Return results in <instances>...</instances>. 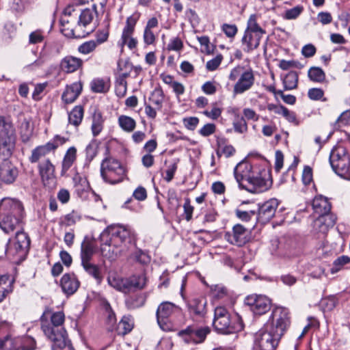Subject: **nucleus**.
I'll list each match as a JSON object with an SVG mask.
<instances>
[{"instance_id": "obj_47", "label": "nucleus", "mask_w": 350, "mask_h": 350, "mask_svg": "<svg viewBox=\"0 0 350 350\" xmlns=\"http://www.w3.org/2000/svg\"><path fill=\"white\" fill-rule=\"evenodd\" d=\"M338 304V301L334 296H329L323 298L320 302V306L323 312H329L334 310Z\"/></svg>"}, {"instance_id": "obj_51", "label": "nucleus", "mask_w": 350, "mask_h": 350, "mask_svg": "<svg viewBox=\"0 0 350 350\" xmlns=\"http://www.w3.org/2000/svg\"><path fill=\"white\" fill-rule=\"evenodd\" d=\"M134 260L142 265H147L150 262V256L146 252L137 250L133 255Z\"/></svg>"}, {"instance_id": "obj_35", "label": "nucleus", "mask_w": 350, "mask_h": 350, "mask_svg": "<svg viewBox=\"0 0 350 350\" xmlns=\"http://www.w3.org/2000/svg\"><path fill=\"white\" fill-rule=\"evenodd\" d=\"M21 338H12L7 336L4 339L0 340V350H21Z\"/></svg>"}, {"instance_id": "obj_53", "label": "nucleus", "mask_w": 350, "mask_h": 350, "mask_svg": "<svg viewBox=\"0 0 350 350\" xmlns=\"http://www.w3.org/2000/svg\"><path fill=\"white\" fill-rule=\"evenodd\" d=\"M21 350H35L36 348V340L29 336L21 338Z\"/></svg>"}, {"instance_id": "obj_36", "label": "nucleus", "mask_w": 350, "mask_h": 350, "mask_svg": "<svg viewBox=\"0 0 350 350\" xmlns=\"http://www.w3.org/2000/svg\"><path fill=\"white\" fill-rule=\"evenodd\" d=\"M83 106L77 105L68 113V122L75 126H79L83 120Z\"/></svg>"}, {"instance_id": "obj_37", "label": "nucleus", "mask_w": 350, "mask_h": 350, "mask_svg": "<svg viewBox=\"0 0 350 350\" xmlns=\"http://www.w3.org/2000/svg\"><path fill=\"white\" fill-rule=\"evenodd\" d=\"M13 280L8 275H0V302L3 301L6 295L12 291L11 286Z\"/></svg>"}, {"instance_id": "obj_18", "label": "nucleus", "mask_w": 350, "mask_h": 350, "mask_svg": "<svg viewBox=\"0 0 350 350\" xmlns=\"http://www.w3.org/2000/svg\"><path fill=\"white\" fill-rule=\"evenodd\" d=\"M280 204L275 198H271L258 206L257 219L262 224L269 221L275 215Z\"/></svg>"}, {"instance_id": "obj_25", "label": "nucleus", "mask_w": 350, "mask_h": 350, "mask_svg": "<svg viewBox=\"0 0 350 350\" xmlns=\"http://www.w3.org/2000/svg\"><path fill=\"white\" fill-rule=\"evenodd\" d=\"M82 66L83 60L72 55L64 57L59 63L61 70L66 73H72L81 68Z\"/></svg>"}, {"instance_id": "obj_57", "label": "nucleus", "mask_w": 350, "mask_h": 350, "mask_svg": "<svg viewBox=\"0 0 350 350\" xmlns=\"http://www.w3.org/2000/svg\"><path fill=\"white\" fill-rule=\"evenodd\" d=\"M97 148L98 145L96 141H92L86 147L85 152L86 157L90 160L92 161L97 154Z\"/></svg>"}, {"instance_id": "obj_12", "label": "nucleus", "mask_w": 350, "mask_h": 350, "mask_svg": "<svg viewBox=\"0 0 350 350\" xmlns=\"http://www.w3.org/2000/svg\"><path fill=\"white\" fill-rule=\"evenodd\" d=\"M282 335L264 325L254 336V342L261 350H274L278 345Z\"/></svg>"}, {"instance_id": "obj_4", "label": "nucleus", "mask_w": 350, "mask_h": 350, "mask_svg": "<svg viewBox=\"0 0 350 350\" xmlns=\"http://www.w3.org/2000/svg\"><path fill=\"white\" fill-rule=\"evenodd\" d=\"M97 10L95 4L92 8H85L77 13V22L72 27L69 20L62 19V31L68 38H84L93 32L98 25Z\"/></svg>"}, {"instance_id": "obj_22", "label": "nucleus", "mask_w": 350, "mask_h": 350, "mask_svg": "<svg viewBox=\"0 0 350 350\" xmlns=\"http://www.w3.org/2000/svg\"><path fill=\"white\" fill-rule=\"evenodd\" d=\"M336 220V217L333 214H323L319 215L314 221L313 229L317 233L325 234L330 228H332Z\"/></svg>"}, {"instance_id": "obj_30", "label": "nucleus", "mask_w": 350, "mask_h": 350, "mask_svg": "<svg viewBox=\"0 0 350 350\" xmlns=\"http://www.w3.org/2000/svg\"><path fill=\"white\" fill-rule=\"evenodd\" d=\"M91 131L94 137L98 136L104 128L105 119L98 109H94L91 116Z\"/></svg>"}, {"instance_id": "obj_17", "label": "nucleus", "mask_w": 350, "mask_h": 350, "mask_svg": "<svg viewBox=\"0 0 350 350\" xmlns=\"http://www.w3.org/2000/svg\"><path fill=\"white\" fill-rule=\"evenodd\" d=\"M225 239L232 245L242 246L250 239V231L241 224H236L232 232H227L224 235Z\"/></svg>"}, {"instance_id": "obj_14", "label": "nucleus", "mask_w": 350, "mask_h": 350, "mask_svg": "<svg viewBox=\"0 0 350 350\" xmlns=\"http://www.w3.org/2000/svg\"><path fill=\"white\" fill-rule=\"evenodd\" d=\"M210 332L211 329L208 326H188L185 329L179 332V336H180L187 343L199 344L205 340L207 335L209 334Z\"/></svg>"}, {"instance_id": "obj_48", "label": "nucleus", "mask_w": 350, "mask_h": 350, "mask_svg": "<svg viewBox=\"0 0 350 350\" xmlns=\"http://www.w3.org/2000/svg\"><path fill=\"white\" fill-rule=\"evenodd\" d=\"M133 327V323L129 317H123L118 325L120 334L125 335L130 332Z\"/></svg>"}, {"instance_id": "obj_19", "label": "nucleus", "mask_w": 350, "mask_h": 350, "mask_svg": "<svg viewBox=\"0 0 350 350\" xmlns=\"http://www.w3.org/2000/svg\"><path fill=\"white\" fill-rule=\"evenodd\" d=\"M207 301L204 297H193L187 301V307L189 314L196 318H204L206 310Z\"/></svg>"}, {"instance_id": "obj_61", "label": "nucleus", "mask_w": 350, "mask_h": 350, "mask_svg": "<svg viewBox=\"0 0 350 350\" xmlns=\"http://www.w3.org/2000/svg\"><path fill=\"white\" fill-rule=\"evenodd\" d=\"M221 60L222 56L221 55H217L215 57L206 62V69L210 71L216 70L221 64Z\"/></svg>"}, {"instance_id": "obj_29", "label": "nucleus", "mask_w": 350, "mask_h": 350, "mask_svg": "<svg viewBox=\"0 0 350 350\" xmlns=\"http://www.w3.org/2000/svg\"><path fill=\"white\" fill-rule=\"evenodd\" d=\"M118 68L120 71L118 79L124 80L130 76L133 70L135 71V75H137L141 70L139 67H135L129 61L126 59H119L118 62Z\"/></svg>"}, {"instance_id": "obj_31", "label": "nucleus", "mask_w": 350, "mask_h": 350, "mask_svg": "<svg viewBox=\"0 0 350 350\" xmlns=\"http://www.w3.org/2000/svg\"><path fill=\"white\" fill-rule=\"evenodd\" d=\"M312 208L315 213L319 215L330 214L331 204L327 199L323 196H316L312 201Z\"/></svg>"}, {"instance_id": "obj_64", "label": "nucleus", "mask_w": 350, "mask_h": 350, "mask_svg": "<svg viewBox=\"0 0 350 350\" xmlns=\"http://www.w3.org/2000/svg\"><path fill=\"white\" fill-rule=\"evenodd\" d=\"M324 92L321 88H311L308 90V96L313 100H319L323 98Z\"/></svg>"}, {"instance_id": "obj_55", "label": "nucleus", "mask_w": 350, "mask_h": 350, "mask_svg": "<svg viewBox=\"0 0 350 350\" xmlns=\"http://www.w3.org/2000/svg\"><path fill=\"white\" fill-rule=\"evenodd\" d=\"M156 35L154 34L153 30L144 29L143 33V40L145 44L146 45H152L154 44L156 42Z\"/></svg>"}, {"instance_id": "obj_56", "label": "nucleus", "mask_w": 350, "mask_h": 350, "mask_svg": "<svg viewBox=\"0 0 350 350\" xmlns=\"http://www.w3.org/2000/svg\"><path fill=\"white\" fill-rule=\"evenodd\" d=\"M32 129H29V123L25 122L22 124V131L21 133V137L23 142L26 143L29 141L32 135Z\"/></svg>"}, {"instance_id": "obj_7", "label": "nucleus", "mask_w": 350, "mask_h": 350, "mask_svg": "<svg viewBox=\"0 0 350 350\" xmlns=\"http://www.w3.org/2000/svg\"><path fill=\"white\" fill-rule=\"evenodd\" d=\"M100 176L105 183L116 185L122 182L126 174L124 167L118 159L107 157L101 162Z\"/></svg>"}, {"instance_id": "obj_32", "label": "nucleus", "mask_w": 350, "mask_h": 350, "mask_svg": "<svg viewBox=\"0 0 350 350\" xmlns=\"http://www.w3.org/2000/svg\"><path fill=\"white\" fill-rule=\"evenodd\" d=\"M38 169L43 182L53 179L55 177V166L49 159L40 163Z\"/></svg>"}, {"instance_id": "obj_62", "label": "nucleus", "mask_w": 350, "mask_h": 350, "mask_svg": "<svg viewBox=\"0 0 350 350\" xmlns=\"http://www.w3.org/2000/svg\"><path fill=\"white\" fill-rule=\"evenodd\" d=\"M183 47L182 40L178 38H174L170 40V43L167 45V49L169 51H180Z\"/></svg>"}, {"instance_id": "obj_39", "label": "nucleus", "mask_w": 350, "mask_h": 350, "mask_svg": "<svg viewBox=\"0 0 350 350\" xmlns=\"http://www.w3.org/2000/svg\"><path fill=\"white\" fill-rule=\"evenodd\" d=\"M118 124L125 132L131 133L136 127V121L130 116L121 115L118 117Z\"/></svg>"}, {"instance_id": "obj_42", "label": "nucleus", "mask_w": 350, "mask_h": 350, "mask_svg": "<svg viewBox=\"0 0 350 350\" xmlns=\"http://www.w3.org/2000/svg\"><path fill=\"white\" fill-rule=\"evenodd\" d=\"M109 87V82L103 79H95L91 82V89L94 92L105 93Z\"/></svg>"}, {"instance_id": "obj_20", "label": "nucleus", "mask_w": 350, "mask_h": 350, "mask_svg": "<svg viewBox=\"0 0 350 350\" xmlns=\"http://www.w3.org/2000/svg\"><path fill=\"white\" fill-rule=\"evenodd\" d=\"M18 176V170L8 159H3L0 163V180L6 184L13 183Z\"/></svg>"}, {"instance_id": "obj_58", "label": "nucleus", "mask_w": 350, "mask_h": 350, "mask_svg": "<svg viewBox=\"0 0 350 350\" xmlns=\"http://www.w3.org/2000/svg\"><path fill=\"white\" fill-rule=\"evenodd\" d=\"M183 123L186 129L193 131L199 123V119L197 117H187L183 118Z\"/></svg>"}, {"instance_id": "obj_28", "label": "nucleus", "mask_w": 350, "mask_h": 350, "mask_svg": "<svg viewBox=\"0 0 350 350\" xmlns=\"http://www.w3.org/2000/svg\"><path fill=\"white\" fill-rule=\"evenodd\" d=\"M72 180L77 195L81 198H85L90 189V184L86 178L77 174L73 176Z\"/></svg>"}, {"instance_id": "obj_46", "label": "nucleus", "mask_w": 350, "mask_h": 350, "mask_svg": "<svg viewBox=\"0 0 350 350\" xmlns=\"http://www.w3.org/2000/svg\"><path fill=\"white\" fill-rule=\"evenodd\" d=\"M308 75L309 79L314 82L321 83L325 79V74L319 67L310 68L308 70Z\"/></svg>"}, {"instance_id": "obj_1", "label": "nucleus", "mask_w": 350, "mask_h": 350, "mask_svg": "<svg viewBox=\"0 0 350 350\" xmlns=\"http://www.w3.org/2000/svg\"><path fill=\"white\" fill-rule=\"evenodd\" d=\"M25 211L22 202L16 199L5 198L0 201V228L6 234L18 230L11 243H7L6 252L10 255L25 254L30 246V239L23 230Z\"/></svg>"}, {"instance_id": "obj_41", "label": "nucleus", "mask_w": 350, "mask_h": 350, "mask_svg": "<svg viewBox=\"0 0 350 350\" xmlns=\"http://www.w3.org/2000/svg\"><path fill=\"white\" fill-rule=\"evenodd\" d=\"M298 73L296 71L289 72L283 79L285 90H291L297 87Z\"/></svg>"}, {"instance_id": "obj_44", "label": "nucleus", "mask_w": 350, "mask_h": 350, "mask_svg": "<svg viewBox=\"0 0 350 350\" xmlns=\"http://www.w3.org/2000/svg\"><path fill=\"white\" fill-rule=\"evenodd\" d=\"M218 146L217 155L219 157H221L222 154H224L226 157H230L235 152V148L232 145L225 144L224 139L219 141Z\"/></svg>"}, {"instance_id": "obj_45", "label": "nucleus", "mask_w": 350, "mask_h": 350, "mask_svg": "<svg viewBox=\"0 0 350 350\" xmlns=\"http://www.w3.org/2000/svg\"><path fill=\"white\" fill-rule=\"evenodd\" d=\"M235 132L243 134L247 131V124L243 116L236 114L232 122Z\"/></svg>"}, {"instance_id": "obj_10", "label": "nucleus", "mask_w": 350, "mask_h": 350, "mask_svg": "<svg viewBox=\"0 0 350 350\" xmlns=\"http://www.w3.org/2000/svg\"><path fill=\"white\" fill-rule=\"evenodd\" d=\"M290 325L288 310L282 306H275L271 316L265 324L267 327L283 336Z\"/></svg>"}, {"instance_id": "obj_6", "label": "nucleus", "mask_w": 350, "mask_h": 350, "mask_svg": "<svg viewBox=\"0 0 350 350\" xmlns=\"http://www.w3.org/2000/svg\"><path fill=\"white\" fill-rule=\"evenodd\" d=\"M213 325L215 331L223 334L237 332L243 329L239 317L232 318L228 310L223 306L215 308Z\"/></svg>"}, {"instance_id": "obj_2", "label": "nucleus", "mask_w": 350, "mask_h": 350, "mask_svg": "<svg viewBox=\"0 0 350 350\" xmlns=\"http://www.w3.org/2000/svg\"><path fill=\"white\" fill-rule=\"evenodd\" d=\"M100 241L102 255L113 260L127 252L132 241V233L125 226H112L100 234Z\"/></svg>"}, {"instance_id": "obj_34", "label": "nucleus", "mask_w": 350, "mask_h": 350, "mask_svg": "<svg viewBox=\"0 0 350 350\" xmlns=\"http://www.w3.org/2000/svg\"><path fill=\"white\" fill-rule=\"evenodd\" d=\"M77 150L75 147H70L64 155L62 165V176H64L72 165L76 160Z\"/></svg>"}, {"instance_id": "obj_15", "label": "nucleus", "mask_w": 350, "mask_h": 350, "mask_svg": "<svg viewBox=\"0 0 350 350\" xmlns=\"http://www.w3.org/2000/svg\"><path fill=\"white\" fill-rule=\"evenodd\" d=\"M66 139L60 135H55L54 138L46 144L39 146L34 148L29 157V161L32 163L38 162L41 158L45 157L51 151H54L58 146L64 144Z\"/></svg>"}, {"instance_id": "obj_54", "label": "nucleus", "mask_w": 350, "mask_h": 350, "mask_svg": "<svg viewBox=\"0 0 350 350\" xmlns=\"http://www.w3.org/2000/svg\"><path fill=\"white\" fill-rule=\"evenodd\" d=\"M303 7L297 5L291 9L287 10L285 12L284 18L288 20H293L297 18L303 12Z\"/></svg>"}, {"instance_id": "obj_24", "label": "nucleus", "mask_w": 350, "mask_h": 350, "mask_svg": "<svg viewBox=\"0 0 350 350\" xmlns=\"http://www.w3.org/2000/svg\"><path fill=\"white\" fill-rule=\"evenodd\" d=\"M262 36L251 33L248 31H244L243 36L241 39V44L243 50L245 53H251L256 49L259 45Z\"/></svg>"}, {"instance_id": "obj_49", "label": "nucleus", "mask_w": 350, "mask_h": 350, "mask_svg": "<svg viewBox=\"0 0 350 350\" xmlns=\"http://www.w3.org/2000/svg\"><path fill=\"white\" fill-rule=\"evenodd\" d=\"M150 100L156 105L158 110L161 109L163 101V92L161 89H155L151 94Z\"/></svg>"}, {"instance_id": "obj_26", "label": "nucleus", "mask_w": 350, "mask_h": 350, "mask_svg": "<svg viewBox=\"0 0 350 350\" xmlns=\"http://www.w3.org/2000/svg\"><path fill=\"white\" fill-rule=\"evenodd\" d=\"M82 83L75 82L70 85H67L62 95V99L66 104H70L79 97L82 91Z\"/></svg>"}, {"instance_id": "obj_9", "label": "nucleus", "mask_w": 350, "mask_h": 350, "mask_svg": "<svg viewBox=\"0 0 350 350\" xmlns=\"http://www.w3.org/2000/svg\"><path fill=\"white\" fill-rule=\"evenodd\" d=\"M231 81H237L233 88L234 95L241 94L249 90L254 84V75L251 69L237 66L231 70L228 77Z\"/></svg>"}, {"instance_id": "obj_21", "label": "nucleus", "mask_w": 350, "mask_h": 350, "mask_svg": "<svg viewBox=\"0 0 350 350\" xmlns=\"http://www.w3.org/2000/svg\"><path fill=\"white\" fill-rule=\"evenodd\" d=\"M176 309L177 307L169 301L163 302L159 306L156 314L158 324L162 329H166L167 319Z\"/></svg>"}, {"instance_id": "obj_59", "label": "nucleus", "mask_w": 350, "mask_h": 350, "mask_svg": "<svg viewBox=\"0 0 350 350\" xmlns=\"http://www.w3.org/2000/svg\"><path fill=\"white\" fill-rule=\"evenodd\" d=\"M236 216L242 221H248L256 215L255 211H241L237 209L235 211Z\"/></svg>"}, {"instance_id": "obj_33", "label": "nucleus", "mask_w": 350, "mask_h": 350, "mask_svg": "<svg viewBox=\"0 0 350 350\" xmlns=\"http://www.w3.org/2000/svg\"><path fill=\"white\" fill-rule=\"evenodd\" d=\"M108 284L115 289L124 293L129 292V280L118 276H109Z\"/></svg>"}, {"instance_id": "obj_60", "label": "nucleus", "mask_w": 350, "mask_h": 350, "mask_svg": "<svg viewBox=\"0 0 350 350\" xmlns=\"http://www.w3.org/2000/svg\"><path fill=\"white\" fill-rule=\"evenodd\" d=\"M221 29L228 38H234L237 33L238 28L236 25L225 23L221 26Z\"/></svg>"}, {"instance_id": "obj_5", "label": "nucleus", "mask_w": 350, "mask_h": 350, "mask_svg": "<svg viewBox=\"0 0 350 350\" xmlns=\"http://www.w3.org/2000/svg\"><path fill=\"white\" fill-rule=\"evenodd\" d=\"M234 175L239 187L250 193H258L268 189L265 179L246 161L243 160L236 165Z\"/></svg>"}, {"instance_id": "obj_23", "label": "nucleus", "mask_w": 350, "mask_h": 350, "mask_svg": "<svg viewBox=\"0 0 350 350\" xmlns=\"http://www.w3.org/2000/svg\"><path fill=\"white\" fill-rule=\"evenodd\" d=\"M60 286L66 295H72L79 288L80 282L74 273H65L61 278Z\"/></svg>"}, {"instance_id": "obj_13", "label": "nucleus", "mask_w": 350, "mask_h": 350, "mask_svg": "<svg viewBox=\"0 0 350 350\" xmlns=\"http://www.w3.org/2000/svg\"><path fill=\"white\" fill-rule=\"evenodd\" d=\"M139 17L138 14H134L126 18L120 39L118 42V46L121 51H123L124 46H127L131 50L136 48L137 40L133 37V33Z\"/></svg>"}, {"instance_id": "obj_16", "label": "nucleus", "mask_w": 350, "mask_h": 350, "mask_svg": "<svg viewBox=\"0 0 350 350\" xmlns=\"http://www.w3.org/2000/svg\"><path fill=\"white\" fill-rule=\"evenodd\" d=\"M255 315H262L269 311L271 307V300L265 295H252L245 301Z\"/></svg>"}, {"instance_id": "obj_27", "label": "nucleus", "mask_w": 350, "mask_h": 350, "mask_svg": "<svg viewBox=\"0 0 350 350\" xmlns=\"http://www.w3.org/2000/svg\"><path fill=\"white\" fill-rule=\"evenodd\" d=\"M96 249V245L94 241L85 237L81 245V262L91 261Z\"/></svg>"}, {"instance_id": "obj_43", "label": "nucleus", "mask_w": 350, "mask_h": 350, "mask_svg": "<svg viewBox=\"0 0 350 350\" xmlns=\"http://www.w3.org/2000/svg\"><path fill=\"white\" fill-rule=\"evenodd\" d=\"M129 280V292L133 288L142 289L146 285V278L144 274L134 275Z\"/></svg>"}, {"instance_id": "obj_63", "label": "nucleus", "mask_w": 350, "mask_h": 350, "mask_svg": "<svg viewBox=\"0 0 350 350\" xmlns=\"http://www.w3.org/2000/svg\"><path fill=\"white\" fill-rule=\"evenodd\" d=\"M202 90L206 94H214L217 91L216 83L215 81L205 82L202 86Z\"/></svg>"}, {"instance_id": "obj_38", "label": "nucleus", "mask_w": 350, "mask_h": 350, "mask_svg": "<svg viewBox=\"0 0 350 350\" xmlns=\"http://www.w3.org/2000/svg\"><path fill=\"white\" fill-rule=\"evenodd\" d=\"M81 265L84 270L90 275L93 277L98 283L101 282L103 280V276L100 269L98 265L92 263L91 261L81 262Z\"/></svg>"}, {"instance_id": "obj_8", "label": "nucleus", "mask_w": 350, "mask_h": 350, "mask_svg": "<svg viewBox=\"0 0 350 350\" xmlns=\"http://www.w3.org/2000/svg\"><path fill=\"white\" fill-rule=\"evenodd\" d=\"M16 133L10 118L0 116V155L10 157L15 148Z\"/></svg>"}, {"instance_id": "obj_52", "label": "nucleus", "mask_w": 350, "mask_h": 350, "mask_svg": "<svg viewBox=\"0 0 350 350\" xmlns=\"http://www.w3.org/2000/svg\"><path fill=\"white\" fill-rule=\"evenodd\" d=\"M127 91V82L124 79H117L116 83V94L119 98H123Z\"/></svg>"}, {"instance_id": "obj_11", "label": "nucleus", "mask_w": 350, "mask_h": 350, "mask_svg": "<svg viewBox=\"0 0 350 350\" xmlns=\"http://www.w3.org/2000/svg\"><path fill=\"white\" fill-rule=\"evenodd\" d=\"M329 163L337 174H346L350 166V158L346 148L342 146L334 147L329 155Z\"/></svg>"}, {"instance_id": "obj_40", "label": "nucleus", "mask_w": 350, "mask_h": 350, "mask_svg": "<svg viewBox=\"0 0 350 350\" xmlns=\"http://www.w3.org/2000/svg\"><path fill=\"white\" fill-rule=\"evenodd\" d=\"M258 16L256 14L250 15L247 23L245 31H248L251 33H254L260 36H263L266 33V31L263 29L258 23Z\"/></svg>"}, {"instance_id": "obj_3", "label": "nucleus", "mask_w": 350, "mask_h": 350, "mask_svg": "<svg viewBox=\"0 0 350 350\" xmlns=\"http://www.w3.org/2000/svg\"><path fill=\"white\" fill-rule=\"evenodd\" d=\"M65 316L63 312L51 313L49 310L44 311L41 317L42 329L45 336L53 342L52 350H73L66 332L62 327Z\"/></svg>"}, {"instance_id": "obj_50", "label": "nucleus", "mask_w": 350, "mask_h": 350, "mask_svg": "<svg viewBox=\"0 0 350 350\" xmlns=\"http://www.w3.org/2000/svg\"><path fill=\"white\" fill-rule=\"evenodd\" d=\"M97 46V42H95L94 40H90L79 45L78 47V51L81 54L88 55L93 52Z\"/></svg>"}]
</instances>
